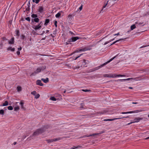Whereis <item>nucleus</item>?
<instances>
[{
	"label": "nucleus",
	"mask_w": 149,
	"mask_h": 149,
	"mask_svg": "<svg viewBox=\"0 0 149 149\" xmlns=\"http://www.w3.org/2000/svg\"><path fill=\"white\" fill-rule=\"evenodd\" d=\"M0 114L3 115L4 114V111L3 109L0 110Z\"/></svg>",
	"instance_id": "obj_39"
},
{
	"label": "nucleus",
	"mask_w": 149,
	"mask_h": 149,
	"mask_svg": "<svg viewBox=\"0 0 149 149\" xmlns=\"http://www.w3.org/2000/svg\"><path fill=\"white\" fill-rule=\"evenodd\" d=\"M82 91H83L85 92H89L91 91L90 90H88V89H86V90H84L83 89Z\"/></svg>",
	"instance_id": "obj_46"
},
{
	"label": "nucleus",
	"mask_w": 149,
	"mask_h": 149,
	"mask_svg": "<svg viewBox=\"0 0 149 149\" xmlns=\"http://www.w3.org/2000/svg\"><path fill=\"white\" fill-rule=\"evenodd\" d=\"M2 39L4 40H8L6 39L5 37H3L2 38Z\"/></svg>",
	"instance_id": "obj_53"
},
{
	"label": "nucleus",
	"mask_w": 149,
	"mask_h": 149,
	"mask_svg": "<svg viewBox=\"0 0 149 149\" xmlns=\"http://www.w3.org/2000/svg\"><path fill=\"white\" fill-rule=\"evenodd\" d=\"M109 1H108L103 6L102 8V10H101V12L103 10L104 8H105V7H106V6H107V5L108 4V3L109 2Z\"/></svg>",
	"instance_id": "obj_34"
},
{
	"label": "nucleus",
	"mask_w": 149,
	"mask_h": 149,
	"mask_svg": "<svg viewBox=\"0 0 149 149\" xmlns=\"http://www.w3.org/2000/svg\"><path fill=\"white\" fill-rule=\"evenodd\" d=\"M72 42H74L79 39V38L78 37H72Z\"/></svg>",
	"instance_id": "obj_18"
},
{
	"label": "nucleus",
	"mask_w": 149,
	"mask_h": 149,
	"mask_svg": "<svg viewBox=\"0 0 149 149\" xmlns=\"http://www.w3.org/2000/svg\"><path fill=\"white\" fill-rule=\"evenodd\" d=\"M134 111H130L127 112H122L121 113V114H128V113H135Z\"/></svg>",
	"instance_id": "obj_21"
},
{
	"label": "nucleus",
	"mask_w": 149,
	"mask_h": 149,
	"mask_svg": "<svg viewBox=\"0 0 149 149\" xmlns=\"http://www.w3.org/2000/svg\"><path fill=\"white\" fill-rule=\"evenodd\" d=\"M104 77H108L110 78L115 77V74H105L104 75Z\"/></svg>",
	"instance_id": "obj_8"
},
{
	"label": "nucleus",
	"mask_w": 149,
	"mask_h": 149,
	"mask_svg": "<svg viewBox=\"0 0 149 149\" xmlns=\"http://www.w3.org/2000/svg\"><path fill=\"white\" fill-rule=\"evenodd\" d=\"M12 48V47H8L7 49L8 51H9V50H11V49Z\"/></svg>",
	"instance_id": "obj_54"
},
{
	"label": "nucleus",
	"mask_w": 149,
	"mask_h": 149,
	"mask_svg": "<svg viewBox=\"0 0 149 149\" xmlns=\"http://www.w3.org/2000/svg\"><path fill=\"white\" fill-rule=\"evenodd\" d=\"M81 146H78L77 147L75 146H74L73 147H72L71 149H77L79 148H81Z\"/></svg>",
	"instance_id": "obj_27"
},
{
	"label": "nucleus",
	"mask_w": 149,
	"mask_h": 149,
	"mask_svg": "<svg viewBox=\"0 0 149 149\" xmlns=\"http://www.w3.org/2000/svg\"><path fill=\"white\" fill-rule=\"evenodd\" d=\"M39 21V19L38 18H35L34 19H31V22H38Z\"/></svg>",
	"instance_id": "obj_16"
},
{
	"label": "nucleus",
	"mask_w": 149,
	"mask_h": 149,
	"mask_svg": "<svg viewBox=\"0 0 149 149\" xmlns=\"http://www.w3.org/2000/svg\"><path fill=\"white\" fill-rule=\"evenodd\" d=\"M62 139H63L62 138H60V137H58V138H55V139H53V141H56L59 140H61Z\"/></svg>",
	"instance_id": "obj_26"
},
{
	"label": "nucleus",
	"mask_w": 149,
	"mask_h": 149,
	"mask_svg": "<svg viewBox=\"0 0 149 149\" xmlns=\"http://www.w3.org/2000/svg\"><path fill=\"white\" fill-rule=\"evenodd\" d=\"M69 33H70L71 35H72V36H75V34L72 31H70L69 32Z\"/></svg>",
	"instance_id": "obj_45"
},
{
	"label": "nucleus",
	"mask_w": 149,
	"mask_h": 149,
	"mask_svg": "<svg viewBox=\"0 0 149 149\" xmlns=\"http://www.w3.org/2000/svg\"><path fill=\"white\" fill-rule=\"evenodd\" d=\"M82 6H81L79 8V9L80 10H81V9H82Z\"/></svg>",
	"instance_id": "obj_60"
},
{
	"label": "nucleus",
	"mask_w": 149,
	"mask_h": 149,
	"mask_svg": "<svg viewBox=\"0 0 149 149\" xmlns=\"http://www.w3.org/2000/svg\"><path fill=\"white\" fill-rule=\"evenodd\" d=\"M30 1H29L28 3L27 4V6H26V11H29L30 10Z\"/></svg>",
	"instance_id": "obj_12"
},
{
	"label": "nucleus",
	"mask_w": 149,
	"mask_h": 149,
	"mask_svg": "<svg viewBox=\"0 0 149 149\" xmlns=\"http://www.w3.org/2000/svg\"><path fill=\"white\" fill-rule=\"evenodd\" d=\"M149 139V136L145 138V139Z\"/></svg>",
	"instance_id": "obj_64"
},
{
	"label": "nucleus",
	"mask_w": 149,
	"mask_h": 149,
	"mask_svg": "<svg viewBox=\"0 0 149 149\" xmlns=\"http://www.w3.org/2000/svg\"><path fill=\"white\" fill-rule=\"evenodd\" d=\"M124 39H120L119 40H117L116 41H115L113 42L112 44H111L110 45H112L113 44H115L116 43V42H119V41L120 40H123Z\"/></svg>",
	"instance_id": "obj_32"
},
{
	"label": "nucleus",
	"mask_w": 149,
	"mask_h": 149,
	"mask_svg": "<svg viewBox=\"0 0 149 149\" xmlns=\"http://www.w3.org/2000/svg\"><path fill=\"white\" fill-rule=\"evenodd\" d=\"M50 99L52 101H56V99L54 97H51L50 98Z\"/></svg>",
	"instance_id": "obj_36"
},
{
	"label": "nucleus",
	"mask_w": 149,
	"mask_h": 149,
	"mask_svg": "<svg viewBox=\"0 0 149 149\" xmlns=\"http://www.w3.org/2000/svg\"><path fill=\"white\" fill-rule=\"evenodd\" d=\"M141 70V71H145V72H146V69L142 70Z\"/></svg>",
	"instance_id": "obj_62"
},
{
	"label": "nucleus",
	"mask_w": 149,
	"mask_h": 149,
	"mask_svg": "<svg viewBox=\"0 0 149 149\" xmlns=\"http://www.w3.org/2000/svg\"><path fill=\"white\" fill-rule=\"evenodd\" d=\"M41 71L42 70H45L46 68V66H43L40 67H39Z\"/></svg>",
	"instance_id": "obj_25"
},
{
	"label": "nucleus",
	"mask_w": 149,
	"mask_h": 149,
	"mask_svg": "<svg viewBox=\"0 0 149 149\" xmlns=\"http://www.w3.org/2000/svg\"><path fill=\"white\" fill-rule=\"evenodd\" d=\"M38 17L36 14H33L31 15V17L32 18H36Z\"/></svg>",
	"instance_id": "obj_40"
},
{
	"label": "nucleus",
	"mask_w": 149,
	"mask_h": 149,
	"mask_svg": "<svg viewBox=\"0 0 149 149\" xmlns=\"http://www.w3.org/2000/svg\"><path fill=\"white\" fill-rule=\"evenodd\" d=\"M57 22L56 21H55L54 22V24L56 27H57Z\"/></svg>",
	"instance_id": "obj_51"
},
{
	"label": "nucleus",
	"mask_w": 149,
	"mask_h": 149,
	"mask_svg": "<svg viewBox=\"0 0 149 149\" xmlns=\"http://www.w3.org/2000/svg\"><path fill=\"white\" fill-rule=\"evenodd\" d=\"M81 107H80V108L81 109L82 108H83V106L84 105V103H82L81 104Z\"/></svg>",
	"instance_id": "obj_49"
},
{
	"label": "nucleus",
	"mask_w": 149,
	"mask_h": 149,
	"mask_svg": "<svg viewBox=\"0 0 149 149\" xmlns=\"http://www.w3.org/2000/svg\"><path fill=\"white\" fill-rule=\"evenodd\" d=\"M43 24V23L42 22V21L40 22V23L39 24V25H41V26Z\"/></svg>",
	"instance_id": "obj_61"
},
{
	"label": "nucleus",
	"mask_w": 149,
	"mask_h": 149,
	"mask_svg": "<svg viewBox=\"0 0 149 149\" xmlns=\"http://www.w3.org/2000/svg\"><path fill=\"white\" fill-rule=\"evenodd\" d=\"M117 55H116V56H114V57H113L111 59H110V60L109 61H108L107 62H106L104 63L102 65L100 66H99V67L100 68L104 66V65H106L108 63H109L110 61H112L114 58H116L117 57Z\"/></svg>",
	"instance_id": "obj_6"
},
{
	"label": "nucleus",
	"mask_w": 149,
	"mask_h": 149,
	"mask_svg": "<svg viewBox=\"0 0 149 149\" xmlns=\"http://www.w3.org/2000/svg\"><path fill=\"white\" fill-rule=\"evenodd\" d=\"M73 16L72 15L69 14L68 16V19L69 21H71L72 19Z\"/></svg>",
	"instance_id": "obj_19"
},
{
	"label": "nucleus",
	"mask_w": 149,
	"mask_h": 149,
	"mask_svg": "<svg viewBox=\"0 0 149 149\" xmlns=\"http://www.w3.org/2000/svg\"><path fill=\"white\" fill-rule=\"evenodd\" d=\"M135 25V24L132 25L131 26L130 28H131V30H132L136 28V26Z\"/></svg>",
	"instance_id": "obj_29"
},
{
	"label": "nucleus",
	"mask_w": 149,
	"mask_h": 149,
	"mask_svg": "<svg viewBox=\"0 0 149 149\" xmlns=\"http://www.w3.org/2000/svg\"><path fill=\"white\" fill-rule=\"evenodd\" d=\"M49 20L48 19H46L45 21V22L44 24V25H47V24H48L49 22Z\"/></svg>",
	"instance_id": "obj_31"
},
{
	"label": "nucleus",
	"mask_w": 149,
	"mask_h": 149,
	"mask_svg": "<svg viewBox=\"0 0 149 149\" xmlns=\"http://www.w3.org/2000/svg\"><path fill=\"white\" fill-rule=\"evenodd\" d=\"M41 28V25H40L38 24V25L35 26L34 28L35 30H37L39 29H40Z\"/></svg>",
	"instance_id": "obj_14"
},
{
	"label": "nucleus",
	"mask_w": 149,
	"mask_h": 149,
	"mask_svg": "<svg viewBox=\"0 0 149 149\" xmlns=\"http://www.w3.org/2000/svg\"><path fill=\"white\" fill-rule=\"evenodd\" d=\"M35 1H36V2H35L37 4L39 3L40 0H35Z\"/></svg>",
	"instance_id": "obj_56"
},
{
	"label": "nucleus",
	"mask_w": 149,
	"mask_h": 149,
	"mask_svg": "<svg viewBox=\"0 0 149 149\" xmlns=\"http://www.w3.org/2000/svg\"><path fill=\"white\" fill-rule=\"evenodd\" d=\"M96 113L97 114H103L104 113V112H102V111H99L98 112H97Z\"/></svg>",
	"instance_id": "obj_44"
},
{
	"label": "nucleus",
	"mask_w": 149,
	"mask_h": 149,
	"mask_svg": "<svg viewBox=\"0 0 149 149\" xmlns=\"http://www.w3.org/2000/svg\"><path fill=\"white\" fill-rule=\"evenodd\" d=\"M41 80L45 83H47L49 81V79L48 78H46L45 79L42 78Z\"/></svg>",
	"instance_id": "obj_17"
},
{
	"label": "nucleus",
	"mask_w": 149,
	"mask_h": 149,
	"mask_svg": "<svg viewBox=\"0 0 149 149\" xmlns=\"http://www.w3.org/2000/svg\"><path fill=\"white\" fill-rule=\"evenodd\" d=\"M46 141L48 143H50L54 142L53 139H47L46 140Z\"/></svg>",
	"instance_id": "obj_33"
},
{
	"label": "nucleus",
	"mask_w": 149,
	"mask_h": 149,
	"mask_svg": "<svg viewBox=\"0 0 149 149\" xmlns=\"http://www.w3.org/2000/svg\"><path fill=\"white\" fill-rule=\"evenodd\" d=\"M115 118L113 119H105L103 120L104 121H112L116 120L119 119L121 118Z\"/></svg>",
	"instance_id": "obj_9"
},
{
	"label": "nucleus",
	"mask_w": 149,
	"mask_h": 149,
	"mask_svg": "<svg viewBox=\"0 0 149 149\" xmlns=\"http://www.w3.org/2000/svg\"><path fill=\"white\" fill-rule=\"evenodd\" d=\"M82 54H80V55L79 56H77V57H76L75 58V59L74 60H76V59H77L78 58H79L81 55H82Z\"/></svg>",
	"instance_id": "obj_52"
},
{
	"label": "nucleus",
	"mask_w": 149,
	"mask_h": 149,
	"mask_svg": "<svg viewBox=\"0 0 149 149\" xmlns=\"http://www.w3.org/2000/svg\"><path fill=\"white\" fill-rule=\"evenodd\" d=\"M8 109L9 110H12L13 109V108L12 106H9L8 107Z\"/></svg>",
	"instance_id": "obj_42"
},
{
	"label": "nucleus",
	"mask_w": 149,
	"mask_h": 149,
	"mask_svg": "<svg viewBox=\"0 0 149 149\" xmlns=\"http://www.w3.org/2000/svg\"><path fill=\"white\" fill-rule=\"evenodd\" d=\"M40 69L39 67L37 68L36 70L33 73H32L30 75V76L35 75L36 74L41 72Z\"/></svg>",
	"instance_id": "obj_4"
},
{
	"label": "nucleus",
	"mask_w": 149,
	"mask_h": 149,
	"mask_svg": "<svg viewBox=\"0 0 149 149\" xmlns=\"http://www.w3.org/2000/svg\"><path fill=\"white\" fill-rule=\"evenodd\" d=\"M91 49V48L89 47H85L83 49H80L79 51H77V52L80 51H85L87 50H90Z\"/></svg>",
	"instance_id": "obj_10"
},
{
	"label": "nucleus",
	"mask_w": 149,
	"mask_h": 149,
	"mask_svg": "<svg viewBox=\"0 0 149 149\" xmlns=\"http://www.w3.org/2000/svg\"><path fill=\"white\" fill-rule=\"evenodd\" d=\"M139 78V77H136V78H128L126 79H119L117 80H115V81L116 82H118V81H120V82H123V81H125L127 80H134L135 81H138V80H142V79H138Z\"/></svg>",
	"instance_id": "obj_2"
},
{
	"label": "nucleus",
	"mask_w": 149,
	"mask_h": 149,
	"mask_svg": "<svg viewBox=\"0 0 149 149\" xmlns=\"http://www.w3.org/2000/svg\"><path fill=\"white\" fill-rule=\"evenodd\" d=\"M24 104V103L23 101H21L20 102V104L21 105V108L22 109H24V107L23 106Z\"/></svg>",
	"instance_id": "obj_24"
},
{
	"label": "nucleus",
	"mask_w": 149,
	"mask_h": 149,
	"mask_svg": "<svg viewBox=\"0 0 149 149\" xmlns=\"http://www.w3.org/2000/svg\"><path fill=\"white\" fill-rule=\"evenodd\" d=\"M17 54L19 55L20 54V52L19 51H18L17 52Z\"/></svg>",
	"instance_id": "obj_58"
},
{
	"label": "nucleus",
	"mask_w": 149,
	"mask_h": 149,
	"mask_svg": "<svg viewBox=\"0 0 149 149\" xmlns=\"http://www.w3.org/2000/svg\"><path fill=\"white\" fill-rule=\"evenodd\" d=\"M36 91H33L31 93V94L32 95H35L36 94Z\"/></svg>",
	"instance_id": "obj_43"
},
{
	"label": "nucleus",
	"mask_w": 149,
	"mask_h": 149,
	"mask_svg": "<svg viewBox=\"0 0 149 149\" xmlns=\"http://www.w3.org/2000/svg\"><path fill=\"white\" fill-rule=\"evenodd\" d=\"M16 32V36H17V38H18L19 35V30H16L15 31Z\"/></svg>",
	"instance_id": "obj_23"
},
{
	"label": "nucleus",
	"mask_w": 149,
	"mask_h": 149,
	"mask_svg": "<svg viewBox=\"0 0 149 149\" xmlns=\"http://www.w3.org/2000/svg\"><path fill=\"white\" fill-rule=\"evenodd\" d=\"M15 50V49L14 48H13L11 49V51L12 52H14Z\"/></svg>",
	"instance_id": "obj_57"
},
{
	"label": "nucleus",
	"mask_w": 149,
	"mask_h": 149,
	"mask_svg": "<svg viewBox=\"0 0 149 149\" xmlns=\"http://www.w3.org/2000/svg\"><path fill=\"white\" fill-rule=\"evenodd\" d=\"M104 131H103L101 132H100L99 133H95V134H90L89 135H84L82 136H81V138H85V137H89L90 136H95V135H98L100 134H101L104 133Z\"/></svg>",
	"instance_id": "obj_3"
},
{
	"label": "nucleus",
	"mask_w": 149,
	"mask_h": 149,
	"mask_svg": "<svg viewBox=\"0 0 149 149\" xmlns=\"http://www.w3.org/2000/svg\"><path fill=\"white\" fill-rule=\"evenodd\" d=\"M72 38H71L70 39H69L67 41V42H72Z\"/></svg>",
	"instance_id": "obj_50"
},
{
	"label": "nucleus",
	"mask_w": 149,
	"mask_h": 149,
	"mask_svg": "<svg viewBox=\"0 0 149 149\" xmlns=\"http://www.w3.org/2000/svg\"><path fill=\"white\" fill-rule=\"evenodd\" d=\"M8 42L9 44H13L14 42V38L13 37L10 40H8Z\"/></svg>",
	"instance_id": "obj_13"
},
{
	"label": "nucleus",
	"mask_w": 149,
	"mask_h": 149,
	"mask_svg": "<svg viewBox=\"0 0 149 149\" xmlns=\"http://www.w3.org/2000/svg\"><path fill=\"white\" fill-rule=\"evenodd\" d=\"M25 19L29 22L30 21V17H28L25 18Z\"/></svg>",
	"instance_id": "obj_48"
},
{
	"label": "nucleus",
	"mask_w": 149,
	"mask_h": 149,
	"mask_svg": "<svg viewBox=\"0 0 149 149\" xmlns=\"http://www.w3.org/2000/svg\"><path fill=\"white\" fill-rule=\"evenodd\" d=\"M49 127L48 126H44L38 129L35 131L33 134V136H37L45 132Z\"/></svg>",
	"instance_id": "obj_1"
},
{
	"label": "nucleus",
	"mask_w": 149,
	"mask_h": 149,
	"mask_svg": "<svg viewBox=\"0 0 149 149\" xmlns=\"http://www.w3.org/2000/svg\"><path fill=\"white\" fill-rule=\"evenodd\" d=\"M43 7L41 6H40L38 9V11L40 13H42L43 10Z\"/></svg>",
	"instance_id": "obj_22"
},
{
	"label": "nucleus",
	"mask_w": 149,
	"mask_h": 149,
	"mask_svg": "<svg viewBox=\"0 0 149 149\" xmlns=\"http://www.w3.org/2000/svg\"><path fill=\"white\" fill-rule=\"evenodd\" d=\"M61 13H58L55 16L56 18H58L61 16Z\"/></svg>",
	"instance_id": "obj_35"
},
{
	"label": "nucleus",
	"mask_w": 149,
	"mask_h": 149,
	"mask_svg": "<svg viewBox=\"0 0 149 149\" xmlns=\"http://www.w3.org/2000/svg\"><path fill=\"white\" fill-rule=\"evenodd\" d=\"M36 84L40 86H42L43 84L41 82V81L40 80H38L36 81Z\"/></svg>",
	"instance_id": "obj_11"
},
{
	"label": "nucleus",
	"mask_w": 149,
	"mask_h": 149,
	"mask_svg": "<svg viewBox=\"0 0 149 149\" xmlns=\"http://www.w3.org/2000/svg\"><path fill=\"white\" fill-rule=\"evenodd\" d=\"M8 105V102L7 101H6L3 104L1 105L0 106H5Z\"/></svg>",
	"instance_id": "obj_20"
},
{
	"label": "nucleus",
	"mask_w": 149,
	"mask_h": 149,
	"mask_svg": "<svg viewBox=\"0 0 149 149\" xmlns=\"http://www.w3.org/2000/svg\"><path fill=\"white\" fill-rule=\"evenodd\" d=\"M17 90L18 91H21V88L19 86H18L17 88Z\"/></svg>",
	"instance_id": "obj_47"
},
{
	"label": "nucleus",
	"mask_w": 149,
	"mask_h": 149,
	"mask_svg": "<svg viewBox=\"0 0 149 149\" xmlns=\"http://www.w3.org/2000/svg\"><path fill=\"white\" fill-rule=\"evenodd\" d=\"M20 38L23 40H26V37L24 34H22L20 36Z\"/></svg>",
	"instance_id": "obj_28"
},
{
	"label": "nucleus",
	"mask_w": 149,
	"mask_h": 149,
	"mask_svg": "<svg viewBox=\"0 0 149 149\" xmlns=\"http://www.w3.org/2000/svg\"><path fill=\"white\" fill-rule=\"evenodd\" d=\"M19 106L15 107L14 108V110L15 111H17L19 110Z\"/></svg>",
	"instance_id": "obj_37"
},
{
	"label": "nucleus",
	"mask_w": 149,
	"mask_h": 149,
	"mask_svg": "<svg viewBox=\"0 0 149 149\" xmlns=\"http://www.w3.org/2000/svg\"><path fill=\"white\" fill-rule=\"evenodd\" d=\"M143 23V22H141L139 20H138L137 21L135 22V24L136 26H138L142 24Z\"/></svg>",
	"instance_id": "obj_15"
},
{
	"label": "nucleus",
	"mask_w": 149,
	"mask_h": 149,
	"mask_svg": "<svg viewBox=\"0 0 149 149\" xmlns=\"http://www.w3.org/2000/svg\"><path fill=\"white\" fill-rule=\"evenodd\" d=\"M114 40V39H111V40H110V41H107V42H106L104 44V45H106V44H108V43H109V42L111 41H112L113 40Z\"/></svg>",
	"instance_id": "obj_41"
},
{
	"label": "nucleus",
	"mask_w": 149,
	"mask_h": 149,
	"mask_svg": "<svg viewBox=\"0 0 149 149\" xmlns=\"http://www.w3.org/2000/svg\"><path fill=\"white\" fill-rule=\"evenodd\" d=\"M3 45V44L2 43H1L0 44V46H1V47H2Z\"/></svg>",
	"instance_id": "obj_63"
},
{
	"label": "nucleus",
	"mask_w": 149,
	"mask_h": 149,
	"mask_svg": "<svg viewBox=\"0 0 149 149\" xmlns=\"http://www.w3.org/2000/svg\"><path fill=\"white\" fill-rule=\"evenodd\" d=\"M89 62L88 61H86L85 59H84L83 61H79V63H82L83 64V65H81V67H84L85 65L86 64H88L89 63Z\"/></svg>",
	"instance_id": "obj_7"
},
{
	"label": "nucleus",
	"mask_w": 149,
	"mask_h": 149,
	"mask_svg": "<svg viewBox=\"0 0 149 149\" xmlns=\"http://www.w3.org/2000/svg\"><path fill=\"white\" fill-rule=\"evenodd\" d=\"M40 95L39 94H37L36 95H35V98L36 99H38L40 97Z\"/></svg>",
	"instance_id": "obj_38"
},
{
	"label": "nucleus",
	"mask_w": 149,
	"mask_h": 149,
	"mask_svg": "<svg viewBox=\"0 0 149 149\" xmlns=\"http://www.w3.org/2000/svg\"><path fill=\"white\" fill-rule=\"evenodd\" d=\"M119 35V33H117L114 34V36H116V35L117 36H118V35Z\"/></svg>",
	"instance_id": "obj_59"
},
{
	"label": "nucleus",
	"mask_w": 149,
	"mask_h": 149,
	"mask_svg": "<svg viewBox=\"0 0 149 149\" xmlns=\"http://www.w3.org/2000/svg\"><path fill=\"white\" fill-rule=\"evenodd\" d=\"M142 119H143L142 118H139V117L135 118L134 119V121L133 122H131V123H128L127 124V125H129L132 123H136V122H139V121L140 120H142Z\"/></svg>",
	"instance_id": "obj_5"
},
{
	"label": "nucleus",
	"mask_w": 149,
	"mask_h": 149,
	"mask_svg": "<svg viewBox=\"0 0 149 149\" xmlns=\"http://www.w3.org/2000/svg\"><path fill=\"white\" fill-rule=\"evenodd\" d=\"M115 77H125V75H122V74H115Z\"/></svg>",
	"instance_id": "obj_30"
},
{
	"label": "nucleus",
	"mask_w": 149,
	"mask_h": 149,
	"mask_svg": "<svg viewBox=\"0 0 149 149\" xmlns=\"http://www.w3.org/2000/svg\"><path fill=\"white\" fill-rule=\"evenodd\" d=\"M17 49L19 51H20L22 50V48L21 47H20L18 48Z\"/></svg>",
	"instance_id": "obj_55"
}]
</instances>
